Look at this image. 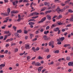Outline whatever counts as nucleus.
<instances>
[{
	"mask_svg": "<svg viewBox=\"0 0 73 73\" xmlns=\"http://www.w3.org/2000/svg\"><path fill=\"white\" fill-rule=\"evenodd\" d=\"M43 38H44V40L46 41H47V40H50V37H47L46 35H44L43 36Z\"/></svg>",
	"mask_w": 73,
	"mask_h": 73,
	"instance_id": "1",
	"label": "nucleus"
},
{
	"mask_svg": "<svg viewBox=\"0 0 73 73\" xmlns=\"http://www.w3.org/2000/svg\"><path fill=\"white\" fill-rule=\"evenodd\" d=\"M10 1L11 2H12L13 4V5L15 6V5H16V4H18V3H19V1H15L14 2L13 1V0H10Z\"/></svg>",
	"mask_w": 73,
	"mask_h": 73,
	"instance_id": "2",
	"label": "nucleus"
},
{
	"mask_svg": "<svg viewBox=\"0 0 73 73\" xmlns=\"http://www.w3.org/2000/svg\"><path fill=\"white\" fill-rule=\"evenodd\" d=\"M46 17H44L43 18H42L40 21L38 22V23H39V24H40L41 23H42L43 22H44V21H45V20H46Z\"/></svg>",
	"mask_w": 73,
	"mask_h": 73,
	"instance_id": "3",
	"label": "nucleus"
},
{
	"mask_svg": "<svg viewBox=\"0 0 73 73\" xmlns=\"http://www.w3.org/2000/svg\"><path fill=\"white\" fill-rule=\"evenodd\" d=\"M25 48L26 49H29L30 48L29 46V44H25Z\"/></svg>",
	"mask_w": 73,
	"mask_h": 73,
	"instance_id": "4",
	"label": "nucleus"
},
{
	"mask_svg": "<svg viewBox=\"0 0 73 73\" xmlns=\"http://www.w3.org/2000/svg\"><path fill=\"white\" fill-rule=\"evenodd\" d=\"M19 13V11H13L11 12V13H14V14H15L16 13Z\"/></svg>",
	"mask_w": 73,
	"mask_h": 73,
	"instance_id": "5",
	"label": "nucleus"
},
{
	"mask_svg": "<svg viewBox=\"0 0 73 73\" xmlns=\"http://www.w3.org/2000/svg\"><path fill=\"white\" fill-rule=\"evenodd\" d=\"M59 30H60V28L58 27H56L54 28L53 31H55V32H57Z\"/></svg>",
	"mask_w": 73,
	"mask_h": 73,
	"instance_id": "6",
	"label": "nucleus"
},
{
	"mask_svg": "<svg viewBox=\"0 0 73 73\" xmlns=\"http://www.w3.org/2000/svg\"><path fill=\"white\" fill-rule=\"evenodd\" d=\"M46 17L48 20H51V16L47 15L46 16Z\"/></svg>",
	"mask_w": 73,
	"mask_h": 73,
	"instance_id": "7",
	"label": "nucleus"
},
{
	"mask_svg": "<svg viewBox=\"0 0 73 73\" xmlns=\"http://www.w3.org/2000/svg\"><path fill=\"white\" fill-rule=\"evenodd\" d=\"M49 46H51L52 45H54V42L53 41L50 42L48 43Z\"/></svg>",
	"mask_w": 73,
	"mask_h": 73,
	"instance_id": "8",
	"label": "nucleus"
},
{
	"mask_svg": "<svg viewBox=\"0 0 73 73\" xmlns=\"http://www.w3.org/2000/svg\"><path fill=\"white\" fill-rule=\"evenodd\" d=\"M68 65L69 66H73V62H69L68 63Z\"/></svg>",
	"mask_w": 73,
	"mask_h": 73,
	"instance_id": "9",
	"label": "nucleus"
},
{
	"mask_svg": "<svg viewBox=\"0 0 73 73\" xmlns=\"http://www.w3.org/2000/svg\"><path fill=\"white\" fill-rule=\"evenodd\" d=\"M43 68V66H40V67L38 68V72H41V69Z\"/></svg>",
	"mask_w": 73,
	"mask_h": 73,
	"instance_id": "10",
	"label": "nucleus"
},
{
	"mask_svg": "<svg viewBox=\"0 0 73 73\" xmlns=\"http://www.w3.org/2000/svg\"><path fill=\"white\" fill-rule=\"evenodd\" d=\"M60 7H58L56 8V11H57V12L58 13H60Z\"/></svg>",
	"mask_w": 73,
	"mask_h": 73,
	"instance_id": "11",
	"label": "nucleus"
},
{
	"mask_svg": "<svg viewBox=\"0 0 73 73\" xmlns=\"http://www.w3.org/2000/svg\"><path fill=\"white\" fill-rule=\"evenodd\" d=\"M41 65V63L38 62H36L35 64V65L36 66H40Z\"/></svg>",
	"mask_w": 73,
	"mask_h": 73,
	"instance_id": "12",
	"label": "nucleus"
},
{
	"mask_svg": "<svg viewBox=\"0 0 73 73\" xmlns=\"http://www.w3.org/2000/svg\"><path fill=\"white\" fill-rule=\"evenodd\" d=\"M65 39V37H61V38H59V40H60V41H63Z\"/></svg>",
	"mask_w": 73,
	"mask_h": 73,
	"instance_id": "13",
	"label": "nucleus"
},
{
	"mask_svg": "<svg viewBox=\"0 0 73 73\" xmlns=\"http://www.w3.org/2000/svg\"><path fill=\"white\" fill-rule=\"evenodd\" d=\"M9 15V13H6L4 14V16H8Z\"/></svg>",
	"mask_w": 73,
	"mask_h": 73,
	"instance_id": "14",
	"label": "nucleus"
},
{
	"mask_svg": "<svg viewBox=\"0 0 73 73\" xmlns=\"http://www.w3.org/2000/svg\"><path fill=\"white\" fill-rule=\"evenodd\" d=\"M34 15H36V12H33L32 13H31L30 15V16H33Z\"/></svg>",
	"mask_w": 73,
	"mask_h": 73,
	"instance_id": "15",
	"label": "nucleus"
},
{
	"mask_svg": "<svg viewBox=\"0 0 73 73\" xmlns=\"http://www.w3.org/2000/svg\"><path fill=\"white\" fill-rule=\"evenodd\" d=\"M62 24L61 22H57L56 23V25H61Z\"/></svg>",
	"mask_w": 73,
	"mask_h": 73,
	"instance_id": "16",
	"label": "nucleus"
},
{
	"mask_svg": "<svg viewBox=\"0 0 73 73\" xmlns=\"http://www.w3.org/2000/svg\"><path fill=\"white\" fill-rule=\"evenodd\" d=\"M17 33H21L22 32V31L21 29L19 30H17Z\"/></svg>",
	"mask_w": 73,
	"mask_h": 73,
	"instance_id": "17",
	"label": "nucleus"
},
{
	"mask_svg": "<svg viewBox=\"0 0 73 73\" xmlns=\"http://www.w3.org/2000/svg\"><path fill=\"white\" fill-rule=\"evenodd\" d=\"M36 20L34 19H30L28 21V22H30V21H35Z\"/></svg>",
	"mask_w": 73,
	"mask_h": 73,
	"instance_id": "18",
	"label": "nucleus"
},
{
	"mask_svg": "<svg viewBox=\"0 0 73 73\" xmlns=\"http://www.w3.org/2000/svg\"><path fill=\"white\" fill-rule=\"evenodd\" d=\"M49 31H45L44 32V35H48V33H49Z\"/></svg>",
	"mask_w": 73,
	"mask_h": 73,
	"instance_id": "19",
	"label": "nucleus"
},
{
	"mask_svg": "<svg viewBox=\"0 0 73 73\" xmlns=\"http://www.w3.org/2000/svg\"><path fill=\"white\" fill-rule=\"evenodd\" d=\"M57 26V24H52V26H51V28H54Z\"/></svg>",
	"mask_w": 73,
	"mask_h": 73,
	"instance_id": "20",
	"label": "nucleus"
},
{
	"mask_svg": "<svg viewBox=\"0 0 73 73\" xmlns=\"http://www.w3.org/2000/svg\"><path fill=\"white\" fill-rule=\"evenodd\" d=\"M9 32H10L9 31H5L4 32V33H5V34H6L7 35H8V34H9Z\"/></svg>",
	"mask_w": 73,
	"mask_h": 73,
	"instance_id": "21",
	"label": "nucleus"
},
{
	"mask_svg": "<svg viewBox=\"0 0 73 73\" xmlns=\"http://www.w3.org/2000/svg\"><path fill=\"white\" fill-rule=\"evenodd\" d=\"M37 17H38V16L37 15L35 17H32V19H36V18H37Z\"/></svg>",
	"mask_w": 73,
	"mask_h": 73,
	"instance_id": "22",
	"label": "nucleus"
},
{
	"mask_svg": "<svg viewBox=\"0 0 73 73\" xmlns=\"http://www.w3.org/2000/svg\"><path fill=\"white\" fill-rule=\"evenodd\" d=\"M62 15H60L58 17H57V19H59L61 18H62Z\"/></svg>",
	"mask_w": 73,
	"mask_h": 73,
	"instance_id": "23",
	"label": "nucleus"
},
{
	"mask_svg": "<svg viewBox=\"0 0 73 73\" xmlns=\"http://www.w3.org/2000/svg\"><path fill=\"white\" fill-rule=\"evenodd\" d=\"M32 50H33V51L34 52H36V49H35V47H33L32 48Z\"/></svg>",
	"mask_w": 73,
	"mask_h": 73,
	"instance_id": "24",
	"label": "nucleus"
},
{
	"mask_svg": "<svg viewBox=\"0 0 73 73\" xmlns=\"http://www.w3.org/2000/svg\"><path fill=\"white\" fill-rule=\"evenodd\" d=\"M38 60H42V59H43V58H42V57H41V56L40 55L38 56Z\"/></svg>",
	"mask_w": 73,
	"mask_h": 73,
	"instance_id": "25",
	"label": "nucleus"
},
{
	"mask_svg": "<svg viewBox=\"0 0 73 73\" xmlns=\"http://www.w3.org/2000/svg\"><path fill=\"white\" fill-rule=\"evenodd\" d=\"M70 1V0H67V1L65 2L64 4H66L67 3H69Z\"/></svg>",
	"mask_w": 73,
	"mask_h": 73,
	"instance_id": "26",
	"label": "nucleus"
},
{
	"mask_svg": "<svg viewBox=\"0 0 73 73\" xmlns=\"http://www.w3.org/2000/svg\"><path fill=\"white\" fill-rule=\"evenodd\" d=\"M29 25H34V24H35V23L32 22H29Z\"/></svg>",
	"mask_w": 73,
	"mask_h": 73,
	"instance_id": "27",
	"label": "nucleus"
},
{
	"mask_svg": "<svg viewBox=\"0 0 73 73\" xmlns=\"http://www.w3.org/2000/svg\"><path fill=\"white\" fill-rule=\"evenodd\" d=\"M7 37H8V36H7V35H5V37L3 39L4 40H5L7 38Z\"/></svg>",
	"mask_w": 73,
	"mask_h": 73,
	"instance_id": "28",
	"label": "nucleus"
},
{
	"mask_svg": "<svg viewBox=\"0 0 73 73\" xmlns=\"http://www.w3.org/2000/svg\"><path fill=\"white\" fill-rule=\"evenodd\" d=\"M5 66V64H1L0 65V67H4Z\"/></svg>",
	"mask_w": 73,
	"mask_h": 73,
	"instance_id": "29",
	"label": "nucleus"
},
{
	"mask_svg": "<svg viewBox=\"0 0 73 73\" xmlns=\"http://www.w3.org/2000/svg\"><path fill=\"white\" fill-rule=\"evenodd\" d=\"M10 12H11V9L9 8L7 9V13L9 14Z\"/></svg>",
	"mask_w": 73,
	"mask_h": 73,
	"instance_id": "30",
	"label": "nucleus"
},
{
	"mask_svg": "<svg viewBox=\"0 0 73 73\" xmlns=\"http://www.w3.org/2000/svg\"><path fill=\"white\" fill-rule=\"evenodd\" d=\"M7 26L6 25H4L3 27H2L1 28L2 29H5V27Z\"/></svg>",
	"mask_w": 73,
	"mask_h": 73,
	"instance_id": "31",
	"label": "nucleus"
},
{
	"mask_svg": "<svg viewBox=\"0 0 73 73\" xmlns=\"http://www.w3.org/2000/svg\"><path fill=\"white\" fill-rule=\"evenodd\" d=\"M68 12H70V13H73V11L71 9H69L68 10Z\"/></svg>",
	"mask_w": 73,
	"mask_h": 73,
	"instance_id": "32",
	"label": "nucleus"
},
{
	"mask_svg": "<svg viewBox=\"0 0 73 73\" xmlns=\"http://www.w3.org/2000/svg\"><path fill=\"white\" fill-rule=\"evenodd\" d=\"M23 3H29V1L28 0H24L23 1Z\"/></svg>",
	"mask_w": 73,
	"mask_h": 73,
	"instance_id": "33",
	"label": "nucleus"
},
{
	"mask_svg": "<svg viewBox=\"0 0 73 73\" xmlns=\"http://www.w3.org/2000/svg\"><path fill=\"white\" fill-rule=\"evenodd\" d=\"M59 50H57L55 51L54 53H59Z\"/></svg>",
	"mask_w": 73,
	"mask_h": 73,
	"instance_id": "34",
	"label": "nucleus"
},
{
	"mask_svg": "<svg viewBox=\"0 0 73 73\" xmlns=\"http://www.w3.org/2000/svg\"><path fill=\"white\" fill-rule=\"evenodd\" d=\"M64 9H60L59 10V12H64Z\"/></svg>",
	"mask_w": 73,
	"mask_h": 73,
	"instance_id": "35",
	"label": "nucleus"
},
{
	"mask_svg": "<svg viewBox=\"0 0 73 73\" xmlns=\"http://www.w3.org/2000/svg\"><path fill=\"white\" fill-rule=\"evenodd\" d=\"M8 19L7 18V19L6 20H4V21L3 22V23H7L8 22Z\"/></svg>",
	"mask_w": 73,
	"mask_h": 73,
	"instance_id": "36",
	"label": "nucleus"
},
{
	"mask_svg": "<svg viewBox=\"0 0 73 73\" xmlns=\"http://www.w3.org/2000/svg\"><path fill=\"white\" fill-rule=\"evenodd\" d=\"M13 28L15 30V31H16V29L17 28V27H15V26H14L13 27Z\"/></svg>",
	"mask_w": 73,
	"mask_h": 73,
	"instance_id": "37",
	"label": "nucleus"
},
{
	"mask_svg": "<svg viewBox=\"0 0 73 73\" xmlns=\"http://www.w3.org/2000/svg\"><path fill=\"white\" fill-rule=\"evenodd\" d=\"M31 59V57L30 56H27V60H29L30 59Z\"/></svg>",
	"mask_w": 73,
	"mask_h": 73,
	"instance_id": "38",
	"label": "nucleus"
},
{
	"mask_svg": "<svg viewBox=\"0 0 73 73\" xmlns=\"http://www.w3.org/2000/svg\"><path fill=\"white\" fill-rule=\"evenodd\" d=\"M45 52H49V49L48 48H47L45 50Z\"/></svg>",
	"mask_w": 73,
	"mask_h": 73,
	"instance_id": "39",
	"label": "nucleus"
},
{
	"mask_svg": "<svg viewBox=\"0 0 73 73\" xmlns=\"http://www.w3.org/2000/svg\"><path fill=\"white\" fill-rule=\"evenodd\" d=\"M24 33H25V34H27L28 33V31H27L25 30H24Z\"/></svg>",
	"mask_w": 73,
	"mask_h": 73,
	"instance_id": "40",
	"label": "nucleus"
},
{
	"mask_svg": "<svg viewBox=\"0 0 73 73\" xmlns=\"http://www.w3.org/2000/svg\"><path fill=\"white\" fill-rule=\"evenodd\" d=\"M18 35H19V33H15L14 34V35L15 36V37H17Z\"/></svg>",
	"mask_w": 73,
	"mask_h": 73,
	"instance_id": "41",
	"label": "nucleus"
},
{
	"mask_svg": "<svg viewBox=\"0 0 73 73\" xmlns=\"http://www.w3.org/2000/svg\"><path fill=\"white\" fill-rule=\"evenodd\" d=\"M21 36L19 35V34H18V35L16 37L17 38H20L21 37Z\"/></svg>",
	"mask_w": 73,
	"mask_h": 73,
	"instance_id": "42",
	"label": "nucleus"
},
{
	"mask_svg": "<svg viewBox=\"0 0 73 73\" xmlns=\"http://www.w3.org/2000/svg\"><path fill=\"white\" fill-rule=\"evenodd\" d=\"M66 59L68 61H69V60H70V57H67Z\"/></svg>",
	"mask_w": 73,
	"mask_h": 73,
	"instance_id": "43",
	"label": "nucleus"
},
{
	"mask_svg": "<svg viewBox=\"0 0 73 73\" xmlns=\"http://www.w3.org/2000/svg\"><path fill=\"white\" fill-rule=\"evenodd\" d=\"M10 16L11 17H13V16H15V15L13 14V13H11Z\"/></svg>",
	"mask_w": 73,
	"mask_h": 73,
	"instance_id": "44",
	"label": "nucleus"
},
{
	"mask_svg": "<svg viewBox=\"0 0 73 73\" xmlns=\"http://www.w3.org/2000/svg\"><path fill=\"white\" fill-rule=\"evenodd\" d=\"M50 57H51L50 55H49L47 56V58H49Z\"/></svg>",
	"mask_w": 73,
	"mask_h": 73,
	"instance_id": "45",
	"label": "nucleus"
},
{
	"mask_svg": "<svg viewBox=\"0 0 73 73\" xmlns=\"http://www.w3.org/2000/svg\"><path fill=\"white\" fill-rule=\"evenodd\" d=\"M71 24H69L68 25L66 26V27H71Z\"/></svg>",
	"mask_w": 73,
	"mask_h": 73,
	"instance_id": "46",
	"label": "nucleus"
},
{
	"mask_svg": "<svg viewBox=\"0 0 73 73\" xmlns=\"http://www.w3.org/2000/svg\"><path fill=\"white\" fill-rule=\"evenodd\" d=\"M13 40V38H11L9 39V41H12V40Z\"/></svg>",
	"mask_w": 73,
	"mask_h": 73,
	"instance_id": "47",
	"label": "nucleus"
},
{
	"mask_svg": "<svg viewBox=\"0 0 73 73\" xmlns=\"http://www.w3.org/2000/svg\"><path fill=\"white\" fill-rule=\"evenodd\" d=\"M4 38V37L3 36H0V40H2Z\"/></svg>",
	"mask_w": 73,
	"mask_h": 73,
	"instance_id": "48",
	"label": "nucleus"
},
{
	"mask_svg": "<svg viewBox=\"0 0 73 73\" xmlns=\"http://www.w3.org/2000/svg\"><path fill=\"white\" fill-rule=\"evenodd\" d=\"M4 57V55H0V58H3Z\"/></svg>",
	"mask_w": 73,
	"mask_h": 73,
	"instance_id": "49",
	"label": "nucleus"
},
{
	"mask_svg": "<svg viewBox=\"0 0 73 73\" xmlns=\"http://www.w3.org/2000/svg\"><path fill=\"white\" fill-rule=\"evenodd\" d=\"M8 50H6L4 52V53H5V54H7V53H8Z\"/></svg>",
	"mask_w": 73,
	"mask_h": 73,
	"instance_id": "50",
	"label": "nucleus"
},
{
	"mask_svg": "<svg viewBox=\"0 0 73 73\" xmlns=\"http://www.w3.org/2000/svg\"><path fill=\"white\" fill-rule=\"evenodd\" d=\"M47 11L48 13H51V12H52V10H49Z\"/></svg>",
	"mask_w": 73,
	"mask_h": 73,
	"instance_id": "51",
	"label": "nucleus"
},
{
	"mask_svg": "<svg viewBox=\"0 0 73 73\" xmlns=\"http://www.w3.org/2000/svg\"><path fill=\"white\" fill-rule=\"evenodd\" d=\"M58 31V35H59V34H60V33H61V30H59V31Z\"/></svg>",
	"mask_w": 73,
	"mask_h": 73,
	"instance_id": "52",
	"label": "nucleus"
},
{
	"mask_svg": "<svg viewBox=\"0 0 73 73\" xmlns=\"http://www.w3.org/2000/svg\"><path fill=\"white\" fill-rule=\"evenodd\" d=\"M57 44L58 45H61V42H58L57 43Z\"/></svg>",
	"mask_w": 73,
	"mask_h": 73,
	"instance_id": "53",
	"label": "nucleus"
},
{
	"mask_svg": "<svg viewBox=\"0 0 73 73\" xmlns=\"http://www.w3.org/2000/svg\"><path fill=\"white\" fill-rule=\"evenodd\" d=\"M40 14L41 15H44V13L43 12H42L40 13Z\"/></svg>",
	"mask_w": 73,
	"mask_h": 73,
	"instance_id": "54",
	"label": "nucleus"
},
{
	"mask_svg": "<svg viewBox=\"0 0 73 73\" xmlns=\"http://www.w3.org/2000/svg\"><path fill=\"white\" fill-rule=\"evenodd\" d=\"M45 10V9H43L41 10L40 12H43V11H44Z\"/></svg>",
	"mask_w": 73,
	"mask_h": 73,
	"instance_id": "55",
	"label": "nucleus"
},
{
	"mask_svg": "<svg viewBox=\"0 0 73 73\" xmlns=\"http://www.w3.org/2000/svg\"><path fill=\"white\" fill-rule=\"evenodd\" d=\"M23 1V0H19L18 2L19 3H22Z\"/></svg>",
	"mask_w": 73,
	"mask_h": 73,
	"instance_id": "56",
	"label": "nucleus"
},
{
	"mask_svg": "<svg viewBox=\"0 0 73 73\" xmlns=\"http://www.w3.org/2000/svg\"><path fill=\"white\" fill-rule=\"evenodd\" d=\"M12 26V24H11L10 25L8 26V27L9 28H10Z\"/></svg>",
	"mask_w": 73,
	"mask_h": 73,
	"instance_id": "57",
	"label": "nucleus"
},
{
	"mask_svg": "<svg viewBox=\"0 0 73 73\" xmlns=\"http://www.w3.org/2000/svg\"><path fill=\"white\" fill-rule=\"evenodd\" d=\"M39 15V13H37V12H35V15Z\"/></svg>",
	"mask_w": 73,
	"mask_h": 73,
	"instance_id": "58",
	"label": "nucleus"
},
{
	"mask_svg": "<svg viewBox=\"0 0 73 73\" xmlns=\"http://www.w3.org/2000/svg\"><path fill=\"white\" fill-rule=\"evenodd\" d=\"M49 29V26H48L46 27V29L48 30Z\"/></svg>",
	"mask_w": 73,
	"mask_h": 73,
	"instance_id": "59",
	"label": "nucleus"
},
{
	"mask_svg": "<svg viewBox=\"0 0 73 73\" xmlns=\"http://www.w3.org/2000/svg\"><path fill=\"white\" fill-rule=\"evenodd\" d=\"M9 46V44L8 43L5 46L6 47H8Z\"/></svg>",
	"mask_w": 73,
	"mask_h": 73,
	"instance_id": "60",
	"label": "nucleus"
},
{
	"mask_svg": "<svg viewBox=\"0 0 73 73\" xmlns=\"http://www.w3.org/2000/svg\"><path fill=\"white\" fill-rule=\"evenodd\" d=\"M36 50L37 51V50H39V49H40V48L39 47H37L36 48Z\"/></svg>",
	"mask_w": 73,
	"mask_h": 73,
	"instance_id": "61",
	"label": "nucleus"
},
{
	"mask_svg": "<svg viewBox=\"0 0 73 73\" xmlns=\"http://www.w3.org/2000/svg\"><path fill=\"white\" fill-rule=\"evenodd\" d=\"M18 16L19 19H20V18L21 17V15H20V14L18 15Z\"/></svg>",
	"mask_w": 73,
	"mask_h": 73,
	"instance_id": "62",
	"label": "nucleus"
},
{
	"mask_svg": "<svg viewBox=\"0 0 73 73\" xmlns=\"http://www.w3.org/2000/svg\"><path fill=\"white\" fill-rule=\"evenodd\" d=\"M37 39L36 38H34V39L32 40L33 41H36V40H37Z\"/></svg>",
	"mask_w": 73,
	"mask_h": 73,
	"instance_id": "63",
	"label": "nucleus"
},
{
	"mask_svg": "<svg viewBox=\"0 0 73 73\" xmlns=\"http://www.w3.org/2000/svg\"><path fill=\"white\" fill-rule=\"evenodd\" d=\"M18 51V48H16L15 49V52H16Z\"/></svg>",
	"mask_w": 73,
	"mask_h": 73,
	"instance_id": "64",
	"label": "nucleus"
}]
</instances>
